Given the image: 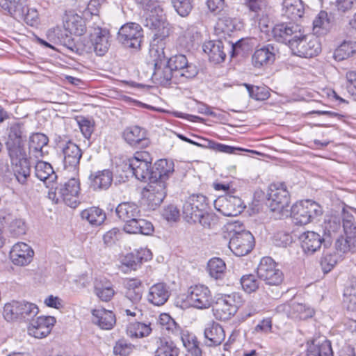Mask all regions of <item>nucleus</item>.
<instances>
[{"mask_svg":"<svg viewBox=\"0 0 356 356\" xmlns=\"http://www.w3.org/2000/svg\"><path fill=\"white\" fill-rule=\"evenodd\" d=\"M118 217L124 222L123 229L129 234L150 235L154 232L151 222L140 218V210L134 202H122L115 209Z\"/></svg>","mask_w":356,"mask_h":356,"instance_id":"1","label":"nucleus"},{"mask_svg":"<svg viewBox=\"0 0 356 356\" xmlns=\"http://www.w3.org/2000/svg\"><path fill=\"white\" fill-rule=\"evenodd\" d=\"M6 147L10 158L20 159L26 156V130L23 122H13L7 129Z\"/></svg>","mask_w":356,"mask_h":356,"instance_id":"2","label":"nucleus"},{"mask_svg":"<svg viewBox=\"0 0 356 356\" xmlns=\"http://www.w3.org/2000/svg\"><path fill=\"white\" fill-rule=\"evenodd\" d=\"M243 302L242 296L238 293L222 295L213 307V315L220 321L229 320L236 314Z\"/></svg>","mask_w":356,"mask_h":356,"instance_id":"3","label":"nucleus"},{"mask_svg":"<svg viewBox=\"0 0 356 356\" xmlns=\"http://www.w3.org/2000/svg\"><path fill=\"white\" fill-rule=\"evenodd\" d=\"M38 306L27 301H13L3 307V316L8 321L14 320L32 321L38 314Z\"/></svg>","mask_w":356,"mask_h":356,"instance_id":"4","label":"nucleus"},{"mask_svg":"<svg viewBox=\"0 0 356 356\" xmlns=\"http://www.w3.org/2000/svg\"><path fill=\"white\" fill-rule=\"evenodd\" d=\"M79 182L76 179L72 178L69 179L63 184L55 188L54 191L49 192V197L55 202L58 203L60 200L67 206L75 208L79 203Z\"/></svg>","mask_w":356,"mask_h":356,"instance_id":"5","label":"nucleus"},{"mask_svg":"<svg viewBox=\"0 0 356 356\" xmlns=\"http://www.w3.org/2000/svg\"><path fill=\"white\" fill-rule=\"evenodd\" d=\"M321 213V206L309 200L296 202L291 209V216L296 225H307Z\"/></svg>","mask_w":356,"mask_h":356,"instance_id":"6","label":"nucleus"},{"mask_svg":"<svg viewBox=\"0 0 356 356\" xmlns=\"http://www.w3.org/2000/svg\"><path fill=\"white\" fill-rule=\"evenodd\" d=\"M166 63L175 73V84L184 83L197 74L196 67L191 63H188L185 55L177 54L168 59L166 58Z\"/></svg>","mask_w":356,"mask_h":356,"instance_id":"7","label":"nucleus"},{"mask_svg":"<svg viewBox=\"0 0 356 356\" xmlns=\"http://www.w3.org/2000/svg\"><path fill=\"white\" fill-rule=\"evenodd\" d=\"M293 54L302 58H312L318 56L321 51V45L317 37L307 36L300 31V35L295 41L291 42Z\"/></svg>","mask_w":356,"mask_h":356,"instance_id":"8","label":"nucleus"},{"mask_svg":"<svg viewBox=\"0 0 356 356\" xmlns=\"http://www.w3.org/2000/svg\"><path fill=\"white\" fill-rule=\"evenodd\" d=\"M152 158L146 151L136 152L134 156L129 159L128 168L135 177L142 181H151L152 176Z\"/></svg>","mask_w":356,"mask_h":356,"instance_id":"9","label":"nucleus"},{"mask_svg":"<svg viewBox=\"0 0 356 356\" xmlns=\"http://www.w3.org/2000/svg\"><path fill=\"white\" fill-rule=\"evenodd\" d=\"M143 38L141 26L134 22L126 23L120 29L117 40L126 48L138 49Z\"/></svg>","mask_w":356,"mask_h":356,"instance_id":"10","label":"nucleus"},{"mask_svg":"<svg viewBox=\"0 0 356 356\" xmlns=\"http://www.w3.org/2000/svg\"><path fill=\"white\" fill-rule=\"evenodd\" d=\"M207 208V198L201 194H193L189 196L183 204V217L189 223L197 222L200 213L205 211Z\"/></svg>","mask_w":356,"mask_h":356,"instance_id":"11","label":"nucleus"},{"mask_svg":"<svg viewBox=\"0 0 356 356\" xmlns=\"http://www.w3.org/2000/svg\"><path fill=\"white\" fill-rule=\"evenodd\" d=\"M257 274L260 280L268 285L277 286L284 279L282 272L277 268L273 259L268 257L261 259L257 269Z\"/></svg>","mask_w":356,"mask_h":356,"instance_id":"12","label":"nucleus"},{"mask_svg":"<svg viewBox=\"0 0 356 356\" xmlns=\"http://www.w3.org/2000/svg\"><path fill=\"white\" fill-rule=\"evenodd\" d=\"M229 232H234L229 240V248L235 255L242 257L252 250L254 238L249 231H236L234 228H232Z\"/></svg>","mask_w":356,"mask_h":356,"instance_id":"13","label":"nucleus"},{"mask_svg":"<svg viewBox=\"0 0 356 356\" xmlns=\"http://www.w3.org/2000/svg\"><path fill=\"white\" fill-rule=\"evenodd\" d=\"M215 208L225 216H236L245 208L242 200L235 195L227 194L218 197L214 202Z\"/></svg>","mask_w":356,"mask_h":356,"instance_id":"14","label":"nucleus"},{"mask_svg":"<svg viewBox=\"0 0 356 356\" xmlns=\"http://www.w3.org/2000/svg\"><path fill=\"white\" fill-rule=\"evenodd\" d=\"M161 51L162 56L159 54L158 58L154 60V70L152 79L155 83L161 86H165L172 83L175 84V73L166 63V57L164 55L163 49Z\"/></svg>","mask_w":356,"mask_h":356,"instance_id":"15","label":"nucleus"},{"mask_svg":"<svg viewBox=\"0 0 356 356\" xmlns=\"http://www.w3.org/2000/svg\"><path fill=\"white\" fill-rule=\"evenodd\" d=\"M167 184L163 182H151L145 188L143 193L144 202L149 210H155L163 201L166 196Z\"/></svg>","mask_w":356,"mask_h":356,"instance_id":"16","label":"nucleus"},{"mask_svg":"<svg viewBox=\"0 0 356 356\" xmlns=\"http://www.w3.org/2000/svg\"><path fill=\"white\" fill-rule=\"evenodd\" d=\"M268 206L271 211H282L289 204V194L284 184H274L270 186Z\"/></svg>","mask_w":356,"mask_h":356,"instance_id":"17","label":"nucleus"},{"mask_svg":"<svg viewBox=\"0 0 356 356\" xmlns=\"http://www.w3.org/2000/svg\"><path fill=\"white\" fill-rule=\"evenodd\" d=\"M301 247L303 251L307 254H312L318 251L322 245L327 248L330 245L332 241L325 236H321L319 234L307 231L300 236Z\"/></svg>","mask_w":356,"mask_h":356,"instance_id":"18","label":"nucleus"},{"mask_svg":"<svg viewBox=\"0 0 356 356\" xmlns=\"http://www.w3.org/2000/svg\"><path fill=\"white\" fill-rule=\"evenodd\" d=\"M300 27L296 24L282 23L273 28L272 35L276 41L285 43L291 48V42L295 41L298 35H300Z\"/></svg>","mask_w":356,"mask_h":356,"instance_id":"19","label":"nucleus"},{"mask_svg":"<svg viewBox=\"0 0 356 356\" xmlns=\"http://www.w3.org/2000/svg\"><path fill=\"white\" fill-rule=\"evenodd\" d=\"M188 299L191 305L197 309L209 308L212 302L210 290L202 284L191 286L188 289Z\"/></svg>","mask_w":356,"mask_h":356,"instance_id":"20","label":"nucleus"},{"mask_svg":"<svg viewBox=\"0 0 356 356\" xmlns=\"http://www.w3.org/2000/svg\"><path fill=\"white\" fill-rule=\"evenodd\" d=\"M152 10H147L145 15V19L143 22V25L155 31L154 37L156 39L163 40L170 35L169 24L157 15H154Z\"/></svg>","mask_w":356,"mask_h":356,"instance_id":"21","label":"nucleus"},{"mask_svg":"<svg viewBox=\"0 0 356 356\" xmlns=\"http://www.w3.org/2000/svg\"><path fill=\"white\" fill-rule=\"evenodd\" d=\"M63 155V165L65 169L75 170L79 165L82 151L79 147L71 140L59 145Z\"/></svg>","mask_w":356,"mask_h":356,"instance_id":"22","label":"nucleus"},{"mask_svg":"<svg viewBox=\"0 0 356 356\" xmlns=\"http://www.w3.org/2000/svg\"><path fill=\"white\" fill-rule=\"evenodd\" d=\"M123 138L129 145L135 148H145L150 144L146 130L139 126L127 127L123 131Z\"/></svg>","mask_w":356,"mask_h":356,"instance_id":"23","label":"nucleus"},{"mask_svg":"<svg viewBox=\"0 0 356 356\" xmlns=\"http://www.w3.org/2000/svg\"><path fill=\"white\" fill-rule=\"evenodd\" d=\"M56 323L53 316H39L33 319L28 327L29 334L35 338H43L47 336Z\"/></svg>","mask_w":356,"mask_h":356,"instance_id":"24","label":"nucleus"},{"mask_svg":"<svg viewBox=\"0 0 356 356\" xmlns=\"http://www.w3.org/2000/svg\"><path fill=\"white\" fill-rule=\"evenodd\" d=\"M90 37L93 51L97 56H104L108 51L111 45L108 31L97 26L93 28V31L90 33Z\"/></svg>","mask_w":356,"mask_h":356,"instance_id":"25","label":"nucleus"},{"mask_svg":"<svg viewBox=\"0 0 356 356\" xmlns=\"http://www.w3.org/2000/svg\"><path fill=\"white\" fill-rule=\"evenodd\" d=\"M34 252L26 243L19 242L13 246L10 252V257L15 265L26 266L31 263Z\"/></svg>","mask_w":356,"mask_h":356,"instance_id":"26","label":"nucleus"},{"mask_svg":"<svg viewBox=\"0 0 356 356\" xmlns=\"http://www.w3.org/2000/svg\"><path fill=\"white\" fill-rule=\"evenodd\" d=\"M174 162L167 159L158 160L152 167V176L151 182H163L166 184V181L173 174Z\"/></svg>","mask_w":356,"mask_h":356,"instance_id":"27","label":"nucleus"},{"mask_svg":"<svg viewBox=\"0 0 356 356\" xmlns=\"http://www.w3.org/2000/svg\"><path fill=\"white\" fill-rule=\"evenodd\" d=\"M177 136L182 140L196 145L197 147H202L204 148H209L213 149L216 152H223L227 154H236L238 151H243L244 149L240 147H232L229 145H227L222 143H218L213 140H210L208 139H202L203 143H200L187 137L184 136L182 134H178Z\"/></svg>","mask_w":356,"mask_h":356,"instance_id":"28","label":"nucleus"},{"mask_svg":"<svg viewBox=\"0 0 356 356\" xmlns=\"http://www.w3.org/2000/svg\"><path fill=\"white\" fill-rule=\"evenodd\" d=\"M206 343L209 346L220 345L225 339V333L222 327L218 323H209L204 329Z\"/></svg>","mask_w":356,"mask_h":356,"instance_id":"29","label":"nucleus"},{"mask_svg":"<svg viewBox=\"0 0 356 356\" xmlns=\"http://www.w3.org/2000/svg\"><path fill=\"white\" fill-rule=\"evenodd\" d=\"M170 295L169 287L163 282H159L152 286L147 295L148 301L156 305L161 306L168 300Z\"/></svg>","mask_w":356,"mask_h":356,"instance_id":"30","label":"nucleus"},{"mask_svg":"<svg viewBox=\"0 0 356 356\" xmlns=\"http://www.w3.org/2000/svg\"><path fill=\"white\" fill-rule=\"evenodd\" d=\"M275 59V49L271 44L256 49L252 57L253 65L258 68L272 64Z\"/></svg>","mask_w":356,"mask_h":356,"instance_id":"31","label":"nucleus"},{"mask_svg":"<svg viewBox=\"0 0 356 356\" xmlns=\"http://www.w3.org/2000/svg\"><path fill=\"white\" fill-rule=\"evenodd\" d=\"M226 44L221 40L209 41L203 45L204 51L208 55L210 61L220 63L225 60Z\"/></svg>","mask_w":356,"mask_h":356,"instance_id":"32","label":"nucleus"},{"mask_svg":"<svg viewBox=\"0 0 356 356\" xmlns=\"http://www.w3.org/2000/svg\"><path fill=\"white\" fill-rule=\"evenodd\" d=\"M306 356H333L330 341L314 339L307 343Z\"/></svg>","mask_w":356,"mask_h":356,"instance_id":"33","label":"nucleus"},{"mask_svg":"<svg viewBox=\"0 0 356 356\" xmlns=\"http://www.w3.org/2000/svg\"><path fill=\"white\" fill-rule=\"evenodd\" d=\"M48 37L54 43L60 44L70 51L73 52L75 47V41L72 36V33L69 34L67 29H61L55 28L48 31Z\"/></svg>","mask_w":356,"mask_h":356,"instance_id":"34","label":"nucleus"},{"mask_svg":"<svg viewBox=\"0 0 356 356\" xmlns=\"http://www.w3.org/2000/svg\"><path fill=\"white\" fill-rule=\"evenodd\" d=\"M92 322L102 329L110 330L115 324V316L111 311L102 308L92 310Z\"/></svg>","mask_w":356,"mask_h":356,"instance_id":"35","label":"nucleus"},{"mask_svg":"<svg viewBox=\"0 0 356 356\" xmlns=\"http://www.w3.org/2000/svg\"><path fill=\"white\" fill-rule=\"evenodd\" d=\"M284 309L286 310L289 318L296 320H306L313 316L314 311L305 305L293 302L291 305H284Z\"/></svg>","mask_w":356,"mask_h":356,"instance_id":"36","label":"nucleus"},{"mask_svg":"<svg viewBox=\"0 0 356 356\" xmlns=\"http://www.w3.org/2000/svg\"><path fill=\"white\" fill-rule=\"evenodd\" d=\"M282 15L289 19L297 20L304 14V6L302 0H283Z\"/></svg>","mask_w":356,"mask_h":356,"instance_id":"37","label":"nucleus"},{"mask_svg":"<svg viewBox=\"0 0 356 356\" xmlns=\"http://www.w3.org/2000/svg\"><path fill=\"white\" fill-rule=\"evenodd\" d=\"M90 187L95 191L108 189L113 181V173L109 170H99L90 176Z\"/></svg>","mask_w":356,"mask_h":356,"instance_id":"38","label":"nucleus"},{"mask_svg":"<svg viewBox=\"0 0 356 356\" xmlns=\"http://www.w3.org/2000/svg\"><path fill=\"white\" fill-rule=\"evenodd\" d=\"M26 0H0V7L18 20L26 10Z\"/></svg>","mask_w":356,"mask_h":356,"instance_id":"39","label":"nucleus"},{"mask_svg":"<svg viewBox=\"0 0 356 356\" xmlns=\"http://www.w3.org/2000/svg\"><path fill=\"white\" fill-rule=\"evenodd\" d=\"M332 21L325 11H321L313 21V31L318 36L327 34L332 27Z\"/></svg>","mask_w":356,"mask_h":356,"instance_id":"40","label":"nucleus"},{"mask_svg":"<svg viewBox=\"0 0 356 356\" xmlns=\"http://www.w3.org/2000/svg\"><path fill=\"white\" fill-rule=\"evenodd\" d=\"M49 143L48 137L42 133H34L29 139V149L35 157L42 155V149Z\"/></svg>","mask_w":356,"mask_h":356,"instance_id":"41","label":"nucleus"},{"mask_svg":"<svg viewBox=\"0 0 356 356\" xmlns=\"http://www.w3.org/2000/svg\"><path fill=\"white\" fill-rule=\"evenodd\" d=\"M95 293L102 301L108 302L115 294L111 283L106 280H96Z\"/></svg>","mask_w":356,"mask_h":356,"instance_id":"42","label":"nucleus"},{"mask_svg":"<svg viewBox=\"0 0 356 356\" xmlns=\"http://www.w3.org/2000/svg\"><path fill=\"white\" fill-rule=\"evenodd\" d=\"M81 216L83 219L88 221L90 224L95 226L102 225L106 219V213L99 207H90L83 210Z\"/></svg>","mask_w":356,"mask_h":356,"instance_id":"43","label":"nucleus"},{"mask_svg":"<svg viewBox=\"0 0 356 356\" xmlns=\"http://www.w3.org/2000/svg\"><path fill=\"white\" fill-rule=\"evenodd\" d=\"M11 162L15 165L14 172L17 181L21 184H24L27 177L30 175V168L27 161V154L23 159H15L10 158Z\"/></svg>","mask_w":356,"mask_h":356,"instance_id":"44","label":"nucleus"},{"mask_svg":"<svg viewBox=\"0 0 356 356\" xmlns=\"http://www.w3.org/2000/svg\"><path fill=\"white\" fill-rule=\"evenodd\" d=\"M336 253L341 257L343 254L356 252V238L346 236L338 238L334 243Z\"/></svg>","mask_w":356,"mask_h":356,"instance_id":"45","label":"nucleus"},{"mask_svg":"<svg viewBox=\"0 0 356 356\" xmlns=\"http://www.w3.org/2000/svg\"><path fill=\"white\" fill-rule=\"evenodd\" d=\"M207 271L213 279L222 280L226 273L225 263L220 258H212L208 261Z\"/></svg>","mask_w":356,"mask_h":356,"instance_id":"46","label":"nucleus"},{"mask_svg":"<svg viewBox=\"0 0 356 356\" xmlns=\"http://www.w3.org/2000/svg\"><path fill=\"white\" fill-rule=\"evenodd\" d=\"M35 176L41 181L53 182L57 177L51 164L38 161L35 166Z\"/></svg>","mask_w":356,"mask_h":356,"instance_id":"47","label":"nucleus"},{"mask_svg":"<svg viewBox=\"0 0 356 356\" xmlns=\"http://www.w3.org/2000/svg\"><path fill=\"white\" fill-rule=\"evenodd\" d=\"M356 52V42L351 40H345L334 51V58L341 61L348 58Z\"/></svg>","mask_w":356,"mask_h":356,"instance_id":"48","label":"nucleus"},{"mask_svg":"<svg viewBox=\"0 0 356 356\" xmlns=\"http://www.w3.org/2000/svg\"><path fill=\"white\" fill-rule=\"evenodd\" d=\"M342 227L346 236L356 238V222L354 216L346 211H342Z\"/></svg>","mask_w":356,"mask_h":356,"instance_id":"49","label":"nucleus"},{"mask_svg":"<svg viewBox=\"0 0 356 356\" xmlns=\"http://www.w3.org/2000/svg\"><path fill=\"white\" fill-rule=\"evenodd\" d=\"M179 349L172 341H161L155 352V356H178Z\"/></svg>","mask_w":356,"mask_h":356,"instance_id":"50","label":"nucleus"},{"mask_svg":"<svg viewBox=\"0 0 356 356\" xmlns=\"http://www.w3.org/2000/svg\"><path fill=\"white\" fill-rule=\"evenodd\" d=\"M341 228V220L339 217L331 216L325 222V237L332 241V234L337 233Z\"/></svg>","mask_w":356,"mask_h":356,"instance_id":"51","label":"nucleus"},{"mask_svg":"<svg viewBox=\"0 0 356 356\" xmlns=\"http://www.w3.org/2000/svg\"><path fill=\"white\" fill-rule=\"evenodd\" d=\"M243 289L248 293L254 292L259 287V281L252 274L245 275L241 278Z\"/></svg>","mask_w":356,"mask_h":356,"instance_id":"52","label":"nucleus"},{"mask_svg":"<svg viewBox=\"0 0 356 356\" xmlns=\"http://www.w3.org/2000/svg\"><path fill=\"white\" fill-rule=\"evenodd\" d=\"M67 29L71 33L82 35L87 31V25L83 18L76 17L67 22Z\"/></svg>","mask_w":356,"mask_h":356,"instance_id":"53","label":"nucleus"},{"mask_svg":"<svg viewBox=\"0 0 356 356\" xmlns=\"http://www.w3.org/2000/svg\"><path fill=\"white\" fill-rule=\"evenodd\" d=\"M101 7L100 0H90L87 8L83 12V18L88 21L90 17L96 22L99 20V12Z\"/></svg>","mask_w":356,"mask_h":356,"instance_id":"54","label":"nucleus"},{"mask_svg":"<svg viewBox=\"0 0 356 356\" xmlns=\"http://www.w3.org/2000/svg\"><path fill=\"white\" fill-rule=\"evenodd\" d=\"M129 330L132 335L136 337H144L149 335L152 331L149 325L135 322L130 325Z\"/></svg>","mask_w":356,"mask_h":356,"instance_id":"55","label":"nucleus"},{"mask_svg":"<svg viewBox=\"0 0 356 356\" xmlns=\"http://www.w3.org/2000/svg\"><path fill=\"white\" fill-rule=\"evenodd\" d=\"M197 222L204 228L211 229L214 227L218 222V216L213 213L205 211L200 213Z\"/></svg>","mask_w":356,"mask_h":356,"instance_id":"56","label":"nucleus"},{"mask_svg":"<svg viewBox=\"0 0 356 356\" xmlns=\"http://www.w3.org/2000/svg\"><path fill=\"white\" fill-rule=\"evenodd\" d=\"M243 86L247 88L250 97L254 99L262 101L268 97V92L264 88L254 86L248 83H244Z\"/></svg>","mask_w":356,"mask_h":356,"instance_id":"57","label":"nucleus"},{"mask_svg":"<svg viewBox=\"0 0 356 356\" xmlns=\"http://www.w3.org/2000/svg\"><path fill=\"white\" fill-rule=\"evenodd\" d=\"M339 258L340 257L337 253L325 254L321 260V266L324 273H329L337 264Z\"/></svg>","mask_w":356,"mask_h":356,"instance_id":"58","label":"nucleus"},{"mask_svg":"<svg viewBox=\"0 0 356 356\" xmlns=\"http://www.w3.org/2000/svg\"><path fill=\"white\" fill-rule=\"evenodd\" d=\"M173 7L181 17H186L191 13L193 5L191 0H172Z\"/></svg>","mask_w":356,"mask_h":356,"instance_id":"59","label":"nucleus"},{"mask_svg":"<svg viewBox=\"0 0 356 356\" xmlns=\"http://www.w3.org/2000/svg\"><path fill=\"white\" fill-rule=\"evenodd\" d=\"M92 51L93 48L90 36V39L82 38L75 42V47H74L73 52L79 55H83L91 53Z\"/></svg>","mask_w":356,"mask_h":356,"instance_id":"60","label":"nucleus"},{"mask_svg":"<svg viewBox=\"0 0 356 356\" xmlns=\"http://www.w3.org/2000/svg\"><path fill=\"white\" fill-rule=\"evenodd\" d=\"M151 257V253L148 250H141L138 252L136 255L131 254L126 257V259H132L129 260L126 264L131 268H135L138 264L141 263L143 260L147 261Z\"/></svg>","mask_w":356,"mask_h":356,"instance_id":"61","label":"nucleus"},{"mask_svg":"<svg viewBox=\"0 0 356 356\" xmlns=\"http://www.w3.org/2000/svg\"><path fill=\"white\" fill-rule=\"evenodd\" d=\"M26 225L22 219L13 220L9 226V231L11 235L15 237H19L26 234Z\"/></svg>","mask_w":356,"mask_h":356,"instance_id":"62","label":"nucleus"},{"mask_svg":"<svg viewBox=\"0 0 356 356\" xmlns=\"http://www.w3.org/2000/svg\"><path fill=\"white\" fill-rule=\"evenodd\" d=\"M132 350L133 346L131 343H128L124 340L121 339L116 342L113 348V353L116 355L128 356Z\"/></svg>","mask_w":356,"mask_h":356,"instance_id":"63","label":"nucleus"},{"mask_svg":"<svg viewBox=\"0 0 356 356\" xmlns=\"http://www.w3.org/2000/svg\"><path fill=\"white\" fill-rule=\"evenodd\" d=\"M38 19V13L35 9L29 8L26 6V11H24L23 17H19L18 21L23 20L30 26H34L37 24Z\"/></svg>","mask_w":356,"mask_h":356,"instance_id":"64","label":"nucleus"}]
</instances>
